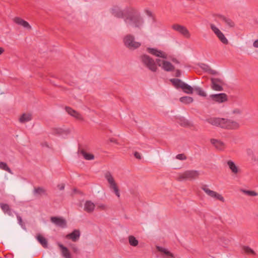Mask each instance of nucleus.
<instances>
[{"label":"nucleus","mask_w":258,"mask_h":258,"mask_svg":"<svg viewBox=\"0 0 258 258\" xmlns=\"http://www.w3.org/2000/svg\"><path fill=\"white\" fill-rule=\"evenodd\" d=\"M180 101L185 104H189L193 101V99L191 97L184 96L180 98Z\"/></svg>","instance_id":"34"},{"label":"nucleus","mask_w":258,"mask_h":258,"mask_svg":"<svg viewBox=\"0 0 258 258\" xmlns=\"http://www.w3.org/2000/svg\"><path fill=\"white\" fill-rule=\"evenodd\" d=\"M242 249L243 251L247 253V254H255V252L252 250L251 248H250L249 247L247 246H243L242 247Z\"/></svg>","instance_id":"38"},{"label":"nucleus","mask_w":258,"mask_h":258,"mask_svg":"<svg viewBox=\"0 0 258 258\" xmlns=\"http://www.w3.org/2000/svg\"><path fill=\"white\" fill-rule=\"evenodd\" d=\"M4 51V49L0 47V55L2 54Z\"/></svg>","instance_id":"53"},{"label":"nucleus","mask_w":258,"mask_h":258,"mask_svg":"<svg viewBox=\"0 0 258 258\" xmlns=\"http://www.w3.org/2000/svg\"><path fill=\"white\" fill-rule=\"evenodd\" d=\"M172 28L175 31L183 35L185 37L189 38L190 34L188 29L184 26L179 24H174L172 25Z\"/></svg>","instance_id":"10"},{"label":"nucleus","mask_w":258,"mask_h":258,"mask_svg":"<svg viewBox=\"0 0 258 258\" xmlns=\"http://www.w3.org/2000/svg\"><path fill=\"white\" fill-rule=\"evenodd\" d=\"M195 90L196 91L197 93L201 96L206 97L207 96L206 93L200 87H196Z\"/></svg>","instance_id":"37"},{"label":"nucleus","mask_w":258,"mask_h":258,"mask_svg":"<svg viewBox=\"0 0 258 258\" xmlns=\"http://www.w3.org/2000/svg\"><path fill=\"white\" fill-rule=\"evenodd\" d=\"M134 156L135 157L138 159H141V155H140V154L138 152H135L134 153Z\"/></svg>","instance_id":"44"},{"label":"nucleus","mask_w":258,"mask_h":258,"mask_svg":"<svg viewBox=\"0 0 258 258\" xmlns=\"http://www.w3.org/2000/svg\"><path fill=\"white\" fill-rule=\"evenodd\" d=\"M33 192L34 195H45L46 190L42 187H38L34 188Z\"/></svg>","instance_id":"32"},{"label":"nucleus","mask_w":258,"mask_h":258,"mask_svg":"<svg viewBox=\"0 0 258 258\" xmlns=\"http://www.w3.org/2000/svg\"><path fill=\"white\" fill-rule=\"evenodd\" d=\"M181 75V72H180V71L179 70H176V75H175V76L177 77H180Z\"/></svg>","instance_id":"46"},{"label":"nucleus","mask_w":258,"mask_h":258,"mask_svg":"<svg viewBox=\"0 0 258 258\" xmlns=\"http://www.w3.org/2000/svg\"><path fill=\"white\" fill-rule=\"evenodd\" d=\"M242 113V110L239 108H235L232 111V113L234 114H240Z\"/></svg>","instance_id":"42"},{"label":"nucleus","mask_w":258,"mask_h":258,"mask_svg":"<svg viewBox=\"0 0 258 258\" xmlns=\"http://www.w3.org/2000/svg\"><path fill=\"white\" fill-rule=\"evenodd\" d=\"M65 110L68 114L75 117L76 119L80 120H83V117H82V115L79 112L73 109L71 107L66 106L65 107Z\"/></svg>","instance_id":"16"},{"label":"nucleus","mask_w":258,"mask_h":258,"mask_svg":"<svg viewBox=\"0 0 258 258\" xmlns=\"http://www.w3.org/2000/svg\"><path fill=\"white\" fill-rule=\"evenodd\" d=\"M13 21L16 24L23 27V28L27 29L28 30L31 29V26L30 24L26 21L25 20L22 19V18L16 17L13 19Z\"/></svg>","instance_id":"13"},{"label":"nucleus","mask_w":258,"mask_h":258,"mask_svg":"<svg viewBox=\"0 0 258 258\" xmlns=\"http://www.w3.org/2000/svg\"><path fill=\"white\" fill-rule=\"evenodd\" d=\"M200 172L198 170H187L179 175L177 178L178 181L184 180H193L198 178L199 176Z\"/></svg>","instance_id":"4"},{"label":"nucleus","mask_w":258,"mask_h":258,"mask_svg":"<svg viewBox=\"0 0 258 258\" xmlns=\"http://www.w3.org/2000/svg\"><path fill=\"white\" fill-rule=\"evenodd\" d=\"M182 89L187 94H192L193 92V88L190 85L185 83L183 84Z\"/></svg>","instance_id":"30"},{"label":"nucleus","mask_w":258,"mask_h":258,"mask_svg":"<svg viewBox=\"0 0 258 258\" xmlns=\"http://www.w3.org/2000/svg\"><path fill=\"white\" fill-rule=\"evenodd\" d=\"M211 88L217 91H222L223 90V88L222 85L223 84V81L219 78H213L211 79Z\"/></svg>","instance_id":"9"},{"label":"nucleus","mask_w":258,"mask_h":258,"mask_svg":"<svg viewBox=\"0 0 258 258\" xmlns=\"http://www.w3.org/2000/svg\"><path fill=\"white\" fill-rule=\"evenodd\" d=\"M227 165L229 169L231 170L232 172L234 174H236L238 172V169L235 164L231 160H228L227 162Z\"/></svg>","instance_id":"27"},{"label":"nucleus","mask_w":258,"mask_h":258,"mask_svg":"<svg viewBox=\"0 0 258 258\" xmlns=\"http://www.w3.org/2000/svg\"><path fill=\"white\" fill-rule=\"evenodd\" d=\"M172 61L176 63H179V62L176 59V58H173L172 59Z\"/></svg>","instance_id":"51"},{"label":"nucleus","mask_w":258,"mask_h":258,"mask_svg":"<svg viewBox=\"0 0 258 258\" xmlns=\"http://www.w3.org/2000/svg\"><path fill=\"white\" fill-rule=\"evenodd\" d=\"M123 42L124 45L131 50H135L141 45V43L136 41L135 37L131 34H127L124 37Z\"/></svg>","instance_id":"3"},{"label":"nucleus","mask_w":258,"mask_h":258,"mask_svg":"<svg viewBox=\"0 0 258 258\" xmlns=\"http://www.w3.org/2000/svg\"><path fill=\"white\" fill-rule=\"evenodd\" d=\"M61 249L62 255L64 258H73L68 248L61 244H58Z\"/></svg>","instance_id":"19"},{"label":"nucleus","mask_w":258,"mask_h":258,"mask_svg":"<svg viewBox=\"0 0 258 258\" xmlns=\"http://www.w3.org/2000/svg\"><path fill=\"white\" fill-rule=\"evenodd\" d=\"M200 67L204 71L208 72L211 75H217L218 74V72L213 69H212L210 67L205 63H201L200 65Z\"/></svg>","instance_id":"22"},{"label":"nucleus","mask_w":258,"mask_h":258,"mask_svg":"<svg viewBox=\"0 0 258 258\" xmlns=\"http://www.w3.org/2000/svg\"><path fill=\"white\" fill-rule=\"evenodd\" d=\"M17 218L19 224L22 227H23L24 226V223L23 222L22 219L21 217L20 216H19V215H17Z\"/></svg>","instance_id":"41"},{"label":"nucleus","mask_w":258,"mask_h":258,"mask_svg":"<svg viewBox=\"0 0 258 258\" xmlns=\"http://www.w3.org/2000/svg\"><path fill=\"white\" fill-rule=\"evenodd\" d=\"M162 68L165 71L170 72L174 70V67L171 62L168 61H162Z\"/></svg>","instance_id":"21"},{"label":"nucleus","mask_w":258,"mask_h":258,"mask_svg":"<svg viewBox=\"0 0 258 258\" xmlns=\"http://www.w3.org/2000/svg\"><path fill=\"white\" fill-rule=\"evenodd\" d=\"M217 16L220 18L222 21L226 23V24L229 27H234L235 24L233 21L231 19L226 18L225 16L221 15H217Z\"/></svg>","instance_id":"20"},{"label":"nucleus","mask_w":258,"mask_h":258,"mask_svg":"<svg viewBox=\"0 0 258 258\" xmlns=\"http://www.w3.org/2000/svg\"><path fill=\"white\" fill-rule=\"evenodd\" d=\"M72 250L74 252L76 253L79 252V248L75 245H73L72 246Z\"/></svg>","instance_id":"43"},{"label":"nucleus","mask_w":258,"mask_h":258,"mask_svg":"<svg viewBox=\"0 0 258 258\" xmlns=\"http://www.w3.org/2000/svg\"><path fill=\"white\" fill-rule=\"evenodd\" d=\"M111 13L114 17L118 18H123L124 17L123 11L117 6H114L110 9Z\"/></svg>","instance_id":"15"},{"label":"nucleus","mask_w":258,"mask_h":258,"mask_svg":"<svg viewBox=\"0 0 258 258\" xmlns=\"http://www.w3.org/2000/svg\"><path fill=\"white\" fill-rule=\"evenodd\" d=\"M242 191L245 194V195L250 196V197H254L257 196V193L253 190H242Z\"/></svg>","instance_id":"36"},{"label":"nucleus","mask_w":258,"mask_h":258,"mask_svg":"<svg viewBox=\"0 0 258 258\" xmlns=\"http://www.w3.org/2000/svg\"><path fill=\"white\" fill-rule=\"evenodd\" d=\"M128 241L130 244L133 246H136L139 243L138 240L133 235L129 236Z\"/></svg>","instance_id":"33"},{"label":"nucleus","mask_w":258,"mask_h":258,"mask_svg":"<svg viewBox=\"0 0 258 258\" xmlns=\"http://www.w3.org/2000/svg\"><path fill=\"white\" fill-rule=\"evenodd\" d=\"M206 121L213 125L227 130H236L240 127L239 122L227 118L211 117L207 119Z\"/></svg>","instance_id":"1"},{"label":"nucleus","mask_w":258,"mask_h":258,"mask_svg":"<svg viewBox=\"0 0 258 258\" xmlns=\"http://www.w3.org/2000/svg\"><path fill=\"white\" fill-rule=\"evenodd\" d=\"M80 153L84 158L87 160H91L94 159V156L92 154L88 153L84 150H81Z\"/></svg>","instance_id":"29"},{"label":"nucleus","mask_w":258,"mask_h":258,"mask_svg":"<svg viewBox=\"0 0 258 258\" xmlns=\"http://www.w3.org/2000/svg\"><path fill=\"white\" fill-rule=\"evenodd\" d=\"M146 13L149 16H152V12L150 11H146Z\"/></svg>","instance_id":"50"},{"label":"nucleus","mask_w":258,"mask_h":258,"mask_svg":"<svg viewBox=\"0 0 258 258\" xmlns=\"http://www.w3.org/2000/svg\"><path fill=\"white\" fill-rule=\"evenodd\" d=\"M64 132V130L60 128H54L52 130V133L54 135H61Z\"/></svg>","instance_id":"39"},{"label":"nucleus","mask_w":258,"mask_h":258,"mask_svg":"<svg viewBox=\"0 0 258 258\" xmlns=\"http://www.w3.org/2000/svg\"><path fill=\"white\" fill-rule=\"evenodd\" d=\"M210 97L214 101L218 103H223L227 101V95L225 93L212 94Z\"/></svg>","instance_id":"11"},{"label":"nucleus","mask_w":258,"mask_h":258,"mask_svg":"<svg viewBox=\"0 0 258 258\" xmlns=\"http://www.w3.org/2000/svg\"><path fill=\"white\" fill-rule=\"evenodd\" d=\"M147 50L149 53L157 57H160L163 58H167V54L161 50H158L156 48L149 47L147 48Z\"/></svg>","instance_id":"14"},{"label":"nucleus","mask_w":258,"mask_h":258,"mask_svg":"<svg viewBox=\"0 0 258 258\" xmlns=\"http://www.w3.org/2000/svg\"><path fill=\"white\" fill-rule=\"evenodd\" d=\"M109 141L110 142L117 143L116 140L115 139H113V138L110 139H109Z\"/></svg>","instance_id":"49"},{"label":"nucleus","mask_w":258,"mask_h":258,"mask_svg":"<svg viewBox=\"0 0 258 258\" xmlns=\"http://www.w3.org/2000/svg\"><path fill=\"white\" fill-rule=\"evenodd\" d=\"M162 61L160 59H156V62L158 64V66L161 67L162 65Z\"/></svg>","instance_id":"45"},{"label":"nucleus","mask_w":258,"mask_h":258,"mask_svg":"<svg viewBox=\"0 0 258 258\" xmlns=\"http://www.w3.org/2000/svg\"><path fill=\"white\" fill-rule=\"evenodd\" d=\"M50 221L52 223H54L55 225L61 228H65L67 226V222L66 220L61 217H51Z\"/></svg>","instance_id":"12"},{"label":"nucleus","mask_w":258,"mask_h":258,"mask_svg":"<svg viewBox=\"0 0 258 258\" xmlns=\"http://www.w3.org/2000/svg\"><path fill=\"white\" fill-rule=\"evenodd\" d=\"M36 238L41 245L45 248L48 247V242L47 239L41 234H38Z\"/></svg>","instance_id":"26"},{"label":"nucleus","mask_w":258,"mask_h":258,"mask_svg":"<svg viewBox=\"0 0 258 258\" xmlns=\"http://www.w3.org/2000/svg\"><path fill=\"white\" fill-rule=\"evenodd\" d=\"M142 63L150 71L155 72L157 70V67L154 60L147 54H143L140 57Z\"/></svg>","instance_id":"5"},{"label":"nucleus","mask_w":258,"mask_h":258,"mask_svg":"<svg viewBox=\"0 0 258 258\" xmlns=\"http://www.w3.org/2000/svg\"><path fill=\"white\" fill-rule=\"evenodd\" d=\"M99 208H100L102 209H105V206L104 205H101L99 206Z\"/></svg>","instance_id":"52"},{"label":"nucleus","mask_w":258,"mask_h":258,"mask_svg":"<svg viewBox=\"0 0 258 258\" xmlns=\"http://www.w3.org/2000/svg\"><path fill=\"white\" fill-rule=\"evenodd\" d=\"M156 248L159 251L163 252L164 254H165L167 258H174L173 254L168 250L167 249L159 246H157Z\"/></svg>","instance_id":"24"},{"label":"nucleus","mask_w":258,"mask_h":258,"mask_svg":"<svg viewBox=\"0 0 258 258\" xmlns=\"http://www.w3.org/2000/svg\"><path fill=\"white\" fill-rule=\"evenodd\" d=\"M176 158L180 160H184L186 159V157L184 154H179L176 155Z\"/></svg>","instance_id":"40"},{"label":"nucleus","mask_w":258,"mask_h":258,"mask_svg":"<svg viewBox=\"0 0 258 258\" xmlns=\"http://www.w3.org/2000/svg\"><path fill=\"white\" fill-rule=\"evenodd\" d=\"M95 206L91 201H87L84 204V210L87 213H90L94 211Z\"/></svg>","instance_id":"18"},{"label":"nucleus","mask_w":258,"mask_h":258,"mask_svg":"<svg viewBox=\"0 0 258 258\" xmlns=\"http://www.w3.org/2000/svg\"><path fill=\"white\" fill-rule=\"evenodd\" d=\"M0 168L5 171H7L9 173H11V169L8 167V166L5 162H0Z\"/></svg>","instance_id":"35"},{"label":"nucleus","mask_w":258,"mask_h":258,"mask_svg":"<svg viewBox=\"0 0 258 258\" xmlns=\"http://www.w3.org/2000/svg\"><path fill=\"white\" fill-rule=\"evenodd\" d=\"M210 27L219 39L224 44H227L228 41L223 33L214 24H210Z\"/></svg>","instance_id":"8"},{"label":"nucleus","mask_w":258,"mask_h":258,"mask_svg":"<svg viewBox=\"0 0 258 258\" xmlns=\"http://www.w3.org/2000/svg\"><path fill=\"white\" fill-rule=\"evenodd\" d=\"M1 208L5 213H7L9 215H12V213L11 211V209L10 208L9 206L6 204L1 203L0 204Z\"/></svg>","instance_id":"31"},{"label":"nucleus","mask_w":258,"mask_h":258,"mask_svg":"<svg viewBox=\"0 0 258 258\" xmlns=\"http://www.w3.org/2000/svg\"><path fill=\"white\" fill-rule=\"evenodd\" d=\"M253 45L254 47H258V39L256 40L253 44Z\"/></svg>","instance_id":"48"},{"label":"nucleus","mask_w":258,"mask_h":258,"mask_svg":"<svg viewBox=\"0 0 258 258\" xmlns=\"http://www.w3.org/2000/svg\"><path fill=\"white\" fill-rule=\"evenodd\" d=\"M211 143L219 150H222L224 148V143L220 141L213 139L211 140Z\"/></svg>","instance_id":"23"},{"label":"nucleus","mask_w":258,"mask_h":258,"mask_svg":"<svg viewBox=\"0 0 258 258\" xmlns=\"http://www.w3.org/2000/svg\"><path fill=\"white\" fill-rule=\"evenodd\" d=\"M104 176L109 184L110 188L113 189L115 195L118 198H119L120 194L119 189L111 173L109 171L106 172L105 173Z\"/></svg>","instance_id":"6"},{"label":"nucleus","mask_w":258,"mask_h":258,"mask_svg":"<svg viewBox=\"0 0 258 258\" xmlns=\"http://www.w3.org/2000/svg\"><path fill=\"white\" fill-rule=\"evenodd\" d=\"M202 190H203L206 194L209 197L218 200L222 202H224V199L222 196L217 192L211 190L208 187V185L206 184L203 185L201 187Z\"/></svg>","instance_id":"7"},{"label":"nucleus","mask_w":258,"mask_h":258,"mask_svg":"<svg viewBox=\"0 0 258 258\" xmlns=\"http://www.w3.org/2000/svg\"><path fill=\"white\" fill-rule=\"evenodd\" d=\"M170 81L172 82L173 85L176 88H182L183 84L184 83L182 82L181 80L178 79H171Z\"/></svg>","instance_id":"28"},{"label":"nucleus","mask_w":258,"mask_h":258,"mask_svg":"<svg viewBox=\"0 0 258 258\" xmlns=\"http://www.w3.org/2000/svg\"><path fill=\"white\" fill-rule=\"evenodd\" d=\"M32 118V114L31 113H23L19 118V120L21 123H25L30 121Z\"/></svg>","instance_id":"25"},{"label":"nucleus","mask_w":258,"mask_h":258,"mask_svg":"<svg viewBox=\"0 0 258 258\" xmlns=\"http://www.w3.org/2000/svg\"><path fill=\"white\" fill-rule=\"evenodd\" d=\"M80 236V232L79 230H74L72 233L66 235V238L71 239L73 241H77Z\"/></svg>","instance_id":"17"},{"label":"nucleus","mask_w":258,"mask_h":258,"mask_svg":"<svg viewBox=\"0 0 258 258\" xmlns=\"http://www.w3.org/2000/svg\"><path fill=\"white\" fill-rule=\"evenodd\" d=\"M58 187L60 190H63L64 188V185L63 184H59Z\"/></svg>","instance_id":"47"},{"label":"nucleus","mask_w":258,"mask_h":258,"mask_svg":"<svg viewBox=\"0 0 258 258\" xmlns=\"http://www.w3.org/2000/svg\"><path fill=\"white\" fill-rule=\"evenodd\" d=\"M124 22L127 26L138 29H141L144 23L140 13L134 11L125 17Z\"/></svg>","instance_id":"2"}]
</instances>
